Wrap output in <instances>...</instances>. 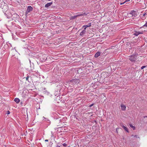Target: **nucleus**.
Returning a JSON list of instances; mask_svg holds the SVG:
<instances>
[{
    "label": "nucleus",
    "mask_w": 147,
    "mask_h": 147,
    "mask_svg": "<svg viewBox=\"0 0 147 147\" xmlns=\"http://www.w3.org/2000/svg\"><path fill=\"white\" fill-rule=\"evenodd\" d=\"M29 77V76H27V77L26 78V80L27 81H28V78Z\"/></svg>",
    "instance_id": "5701e85b"
},
{
    "label": "nucleus",
    "mask_w": 147,
    "mask_h": 147,
    "mask_svg": "<svg viewBox=\"0 0 147 147\" xmlns=\"http://www.w3.org/2000/svg\"><path fill=\"white\" fill-rule=\"evenodd\" d=\"M129 126L133 128V129L134 130L135 129V127L133 126L131 124H130Z\"/></svg>",
    "instance_id": "f3484780"
},
{
    "label": "nucleus",
    "mask_w": 147,
    "mask_h": 147,
    "mask_svg": "<svg viewBox=\"0 0 147 147\" xmlns=\"http://www.w3.org/2000/svg\"><path fill=\"white\" fill-rule=\"evenodd\" d=\"M14 101L16 103H18L20 102V100L18 98H16L14 99Z\"/></svg>",
    "instance_id": "9b49d317"
},
{
    "label": "nucleus",
    "mask_w": 147,
    "mask_h": 147,
    "mask_svg": "<svg viewBox=\"0 0 147 147\" xmlns=\"http://www.w3.org/2000/svg\"><path fill=\"white\" fill-rule=\"evenodd\" d=\"M63 145L65 147H66L67 146V144H65V143H64L63 144Z\"/></svg>",
    "instance_id": "4be33fe9"
},
{
    "label": "nucleus",
    "mask_w": 147,
    "mask_h": 147,
    "mask_svg": "<svg viewBox=\"0 0 147 147\" xmlns=\"http://www.w3.org/2000/svg\"><path fill=\"white\" fill-rule=\"evenodd\" d=\"M52 4L53 3L52 2L48 3L45 5V7L46 8H47L50 6H51V5H52Z\"/></svg>",
    "instance_id": "6e6552de"
},
{
    "label": "nucleus",
    "mask_w": 147,
    "mask_h": 147,
    "mask_svg": "<svg viewBox=\"0 0 147 147\" xmlns=\"http://www.w3.org/2000/svg\"><path fill=\"white\" fill-rule=\"evenodd\" d=\"M56 147H60V146L58 145H57Z\"/></svg>",
    "instance_id": "bb28decb"
},
{
    "label": "nucleus",
    "mask_w": 147,
    "mask_h": 147,
    "mask_svg": "<svg viewBox=\"0 0 147 147\" xmlns=\"http://www.w3.org/2000/svg\"><path fill=\"white\" fill-rule=\"evenodd\" d=\"M86 30L85 28H84V30L80 33V35L83 36L84 34H85L86 33Z\"/></svg>",
    "instance_id": "423d86ee"
},
{
    "label": "nucleus",
    "mask_w": 147,
    "mask_h": 147,
    "mask_svg": "<svg viewBox=\"0 0 147 147\" xmlns=\"http://www.w3.org/2000/svg\"><path fill=\"white\" fill-rule=\"evenodd\" d=\"M72 82L73 83V84H74V83H79V80H78L76 79L73 80L72 81Z\"/></svg>",
    "instance_id": "f8f14e48"
},
{
    "label": "nucleus",
    "mask_w": 147,
    "mask_h": 147,
    "mask_svg": "<svg viewBox=\"0 0 147 147\" xmlns=\"http://www.w3.org/2000/svg\"><path fill=\"white\" fill-rule=\"evenodd\" d=\"M48 140H45V141L46 142H48Z\"/></svg>",
    "instance_id": "cd10ccee"
},
{
    "label": "nucleus",
    "mask_w": 147,
    "mask_h": 147,
    "mask_svg": "<svg viewBox=\"0 0 147 147\" xmlns=\"http://www.w3.org/2000/svg\"><path fill=\"white\" fill-rule=\"evenodd\" d=\"M101 52H98L96 53L94 57L95 58H97L101 54Z\"/></svg>",
    "instance_id": "0eeeda50"
},
{
    "label": "nucleus",
    "mask_w": 147,
    "mask_h": 147,
    "mask_svg": "<svg viewBox=\"0 0 147 147\" xmlns=\"http://www.w3.org/2000/svg\"><path fill=\"white\" fill-rule=\"evenodd\" d=\"M144 119H143V121L144 123H147V116H144Z\"/></svg>",
    "instance_id": "4468645a"
},
{
    "label": "nucleus",
    "mask_w": 147,
    "mask_h": 147,
    "mask_svg": "<svg viewBox=\"0 0 147 147\" xmlns=\"http://www.w3.org/2000/svg\"><path fill=\"white\" fill-rule=\"evenodd\" d=\"M0 7H1V8H2V9H4V8H3L4 7H6L7 9V5H4V7H2V4H1L0 3Z\"/></svg>",
    "instance_id": "dca6fc26"
},
{
    "label": "nucleus",
    "mask_w": 147,
    "mask_h": 147,
    "mask_svg": "<svg viewBox=\"0 0 147 147\" xmlns=\"http://www.w3.org/2000/svg\"><path fill=\"white\" fill-rule=\"evenodd\" d=\"M146 14V13H144L143 14V16L144 17H145V15Z\"/></svg>",
    "instance_id": "393cba45"
},
{
    "label": "nucleus",
    "mask_w": 147,
    "mask_h": 147,
    "mask_svg": "<svg viewBox=\"0 0 147 147\" xmlns=\"http://www.w3.org/2000/svg\"><path fill=\"white\" fill-rule=\"evenodd\" d=\"M144 28L145 29H147V21L146 22V23L145 24H144V25H143L142 26H141L139 28L140 29H141L142 28ZM147 32V30H144V31H142L141 32H140V34H143V32Z\"/></svg>",
    "instance_id": "7ed1b4c3"
},
{
    "label": "nucleus",
    "mask_w": 147,
    "mask_h": 147,
    "mask_svg": "<svg viewBox=\"0 0 147 147\" xmlns=\"http://www.w3.org/2000/svg\"><path fill=\"white\" fill-rule=\"evenodd\" d=\"M121 126L122 127V128L127 132H128V129L127 128L125 127V126H124L123 125H121Z\"/></svg>",
    "instance_id": "ddd939ff"
},
{
    "label": "nucleus",
    "mask_w": 147,
    "mask_h": 147,
    "mask_svg": "<svg viewBox=\"0 0 147 147\" xmlns=\"http://www.w3.org/2000/svg\"><path fill=\"white\" fill-rule=\"evenodd\" d=\"M33 8L30 6H29L27 8V12H30L32 10Z\"/></svg>",
    "instance_id": "39448f33"
},
{
    "label": "nucleus",
    "mask_w": 147,
    "mask_h": 147,
    "mask_svg": "<svg viewBox=\"0 0 147 147\" xmlns=\"http://www.w3.org/2000/svg\"><path fill=\"white\" fill-rule=\"evenodd\" d=\"M131 137H133V138H139V137L138 136V135H131Z\"/></svg>",
    "instance_id": "6ab92c4d"
},
{
    "label": "nucleus",
    "mask_w": 147,
    "mask_h": 147,
    "mask_svg": "<svg viewBox=\"0 0 147 147\" xmlns=\"http://www.w3.org/2000/svg\"><path fill=\"white\" fill-rule=\"evenodd\" d=\"M120 106L122 110L124 111L125 110L126 107L125 105L122 104Z\"/></svg>",
    "instance_id": "9d476101"
},
{
    "label": "nucleus",
    "mask_w": 147,
    "mask_h": 147,
    "mask_svg": "<svg viewBox=\"0 0 147 147\" xmlns=\"http://www.w3.org/2000/svg\"><path fill=\"white\" fill-rule=\"evenodd\" d=\"M146 67V66H145V65H144V66H142V67H141V69H143L144 68H145Z\"/></svg>",
    "instance_id": "412c9836"
},
{
    "label": "nucleus",
    "mask_w": 147,
    "mask_h": 147,
    "mask_svg": "<svg viewBox=\"0 0 147 147\" xmlns=\"http://www.w3.org/2000/svg\"><path fill=\"white\" fill-rule=\"evenodd\" d=\"M137 15V12L134 10H132L130 13L128 14V16L129 17H136Z\"/></svg>",
    "instance_id": "f257e3e1"
},
{
    "label": "nucleus",
    "mask_w": 147,
    "mask_h": 147,
    "mask_svg": "<svg viewBox=\"0 0 147 147\" xmlns=\"http://www.w3.org/2000/svg\"><path fill=\"white\" fill-rule=\"evenodd\" d=\"M91 23H89L87 25H85L83 26V27H85V28H85V30H86V28L90 27V26H91Z\"/></svg>",
    "instance_id": "1a4fd4ad"
},
{
    "label": "nucleus",
    "mask_w": 147,
    "mask_h": 147,
    "mask_svg": "<svg viewBox=\"0 0 147 147\" xmlns=\"http://www.w3.org/2000/svg\"><path fill=\"white\" fill-rule=\"evenodd\" d=\"M140 34V32H135L134 33V35L136 36H137Z\"/></svg>",
    "instance_id": "2eb2a0df"
},
{
    "label": "nucleus",
    "mask_w": 147,
    "mask_h": 147,
    "mask_svg": "<svg viewBox=\"0 0 147 147\" xmlns=\"http://www.w3.org/2000/svg\"><path fill=\"white\" fill-rule=\"evenodd\" d=\"M81 15H77V16H72L71 17V18H72V19H74L76 17H77L78 16H81Z\"/></svg>",
    "instance_id": "aec40b11"
},
{
    "label": "nucleus",
    "mask_w": 147,
    "mask_h": 147,
    "mask_svg": "<svg viewBox=\"0 0 147 147\" xmlns=\"http://www.w3.org/2000/svg\"><path fill=\"white\" fill-rule=\"evenodd\" d=\"M11 17L12 20H15L16 22L18 21L19 18V16L16 13H14L12 15Z\"/></svg>",
    "instance_id": "f03ea898"
},
{
    "label": "nucleus",
    "mask_w": 147,
    "mask_h": 147,
    "mask_svg": "<svg viewBox=\"0 0 147 147\" xmlns=\"http://www.w3.org/2000/svg\"><path fill=\"white\" fill-rule=\"evenodd\" d=\"M10 113V112L9 111H7V114L8 115Z\"/></svg>",
    "instance_id": "b1692460"
},
{
    "label": "nucleus",
    "mask_w": 147,
    "mask_h": 147,
    "mask_svg": "<svg viewBox=\"0 0 147 147\" xmlns=\"http://www.w3.org/2000/svg\"><path fill=\"white\" fill-rule=\"evenodd\" d=\"M94 105V104H91L89 106V107H92V106H93Z\"/></svg>",
    "instance_id": "a878e982"
},
{
    "label": "nucleus",
    "mask_w": 147,
    "mask_h": 147,
    "mask_svg": "<svg viewBox=\"0 0 147 147\" xmlns=\"http://www.w3.org/2000/svg\"><path fill=\"white\" fill-rule=\"evenodd\" d=\"M130 0H126L124 2L120 3V4L122 5L123 4L129 1Z\"/></svg>",
    "instance_id": "a211bd4d"
},
{
    "label": "nucleus",
    "mask_w": 147,
    "mask_h": 147,
    "mask_svg": "<svg viewBox=\"0 0 147 147\" xmlns=\"http://www.w3.org/2000/svg\"><path fill=\"white\" fill-rule=\"evenodd\" d=\"M137 56L136 55H132L130 57L129 60L131 62H134L135 61L136 59Z\"/></svg>",
    "instance_id": "20e7f679"
}]
</instances>
